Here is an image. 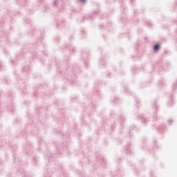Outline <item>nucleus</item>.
I'll return each instance as SVG.
<instances>
[{
	"instance_id": "obj_1",
	"label": "nucleus",
	"mask_w": 177,
	"mask_h": 177,
	"mask_svg": "<svg viewBox=\"0 0 177 177\" xmlns=\"http://www.w3.org/2000/svg\"><path fill=\"white\" fill-rule=\"evenodd\" d=\"M138 119L141 121L142 124H147L149 121L148 120H146L142 115H139L138 116Z\"/></svg>"
},
{
	"instance_id": "obj_2",
	"label": "nucleus",
	"mask_w": 177,
	"mask_h": 177,
	"mask_svg": "<svg viewBox=\"0 0 177 177\" xmlns=\"http://www.w3.org/2000/svg\"><path fill=\"white\" fill-rule=\"evenodd\" d=\"M66 23L64 22V21H61L60 22H59L57 24V27L58 28H64V26H65Z\"/></svg>"
},
{
	"instance_id": "obj_3",
	"label": "nucleus",
	"mask_w": 177,
	"mask_h": 177,
	"mask_svg": "<svg viewBox=\"0 0 177 177\" xmlns=\"http://www.w3.org/2000/svg\"><path fill=\"white\" fill-rule=\"evenodd\" d=\"M157 130L158 131V132H160V133H162V132H164V131H165V126L161 125L160 127H158L157 128Z\"/></svg>"
},
{
	"instance_id": "obj_4",
	"label": "nucleus",
	"mask_w": 177,
	"mask_h": 177,
	"mask_svg": "<svg viewBox=\"0 0 177 177\" xmlns=\"http://www.w3.org/2000/svg\"><path fill=\"white\" fill-rule=\"evenodd\" d=\"M154 52H158L160 50V44L157 43L153 46V48Z\"/></svg>"
},
{
	"instance_id": "obj_5",
	"label": "nucleus",
	"mask_w": 177,
	"mask_h": 177,
	"mask_svg": "<svg viewBox=\"0 0 177 177\" xmlns=\"http://www.w3.org/2000/svg\"><path fill=\"white\" fill-rule=\"evenodd\" d=\"M172 89H173L174 92H175V91H176V89H177V80L173 84Z\"/></svg>"
},
{
	"instance_id": "obj_6",
	"label": "nucleus",
	"mask_w": 177,
	"mask_h": 177,
	"mask_svg": "<svg viewBox=\"0 0 177 177\" xmlns=\"http://www.w3.org/2000/svg\"><path fill=\"white\" fill-rule=\"evenodd\" d=\"M153 106L155 108V111H157L158 110V104H157V102H153Z\"/></svg>"
},
{
	"instance_id": "obj_7",
	"label": "nucleus",
	"mask_w": 177,
	"mask_h": 177,
	"mask_svg": "<svg viewBox=\"0 0 177 177\" xmlns=\"http://www.w3.org/2000/svg\"><path fill=\"white\" fill-rule=\"evenodd\" d=\"M81 34H82V35H83V38H85L86 37V32H85V30H82Z\"/></svg>"
},
{
	"instance_id": "obj_8",
	"label": "nucleus",
	"mask_w": 177,
	"mask_h": 177,
	"mask_svg": "<svg viewBox=\"0 0 177 177\" xmlns=\"http://www.w3.org/2000/svg\"><path fill=\"white\" fill-rule=\"evenodd\" d=\"M172 104H174V100L172 98H171V100H169L168 105L169 106H172Z\"/></svg>"
},
{
	"instance_id": "obj_9",
	"label": "nucleus",
	"mask_w": 177,
	"mask_h": 177,
	"mask_svg": "<svg viewBox=\"0 0 177 177\" xmlns=\"http://www.w3.org/2000/svg\"><path fill=\"white\" fill-rule=\"evenodd\" d=\"M120 119L121 120L120 124H124V118L122 117V116H120Z\"/></svg>"
},
{
	"instance_id": "obj_10",
	"label": "nucleus",
	"mask_w": 177,
	"mask_h": 177,
	"mask_svg": "<svg viewBox=\"0 0 177 177\" xmlns=\"http://www.w3.org/2000/svg\"><path fill=\"white\" fill-rule=\"evenodd\" d=\"M28 70H30V66H24V71H28Z\"/></svg>"
},
{
	"instance_id": "obj_11",
	"label": "nucleus",
	"mask_w": 177,
	"mask_h": 177,
	"mask_svg": "<svg viewBox=\"0 0 177 177\" xmlns=\"http://www.w3.org/2000/svg\"><path fill=\"white\" fill-rule=\"evenodd\" d=\"M53 5L54 6H57V0H53Z\"/></svg>"
},
{
	"instance_id": "obj_12",
	"label": "nucleus",
	"mask_w": 177,
	"mask_h": 177,
	"mask_svg": "<svg viewBox=\"0 0 177 177\" xmlns=\"http://www.w3.org/2000/svg\"><path fill=\"white\" fill-rule=\"evenodd\" d=\"M131 149H127L126 150V154H131Z\"/></svg>"
},
{
	"instance_id": "obj_13",
	"label": "nucleus",
	"mask_w": 177,
	"mask_h": 177,
	"mask_svg": "<svg viewBox=\"0 0 177 177\" xmlns=\"http://www.w3.org/2000/svg\"><path fill=\"white\" fill-rule=\"evenodd\" d=\"M25 21H26V23H27V24L31 23V20H30V19H26L25 20Z\"/></svg>"
},
{
	"instance_id": "obj_14",
	"label": "nucleus",
	"mask_w": 177,
	"mask_h": 177,
	"mask_svg": "<svg viewBox=\"0 0 177 177\" xmlns=\"http://www.w3.org/2000/svg\"><path fill=\"white\" fill-rule=\"evenodd\" d=\"M172 122H174V120L172 119L169 120V125H171V124H172Z\"/></svg>"
},
{
	"instance_id": "obj_15",
	"label": "nucleus",
	"mask_w": 177,
	"mask_h": 177,
	"mask_svg": "<svg viewBox=\"0 0 177 177\" xmlns=\"http://www.w3.org/2000/svg\"><path fill=\"white\" fill-rule=\"evenodd\" d=\"M147 26H148V27H151V26H153V24H151V23H148Z\"/></svg>"
},
{
	"instance_id": "obj_16",
	"label": "nucleus",
	"mask_w": 177,
	"mask_h": 177,
	"mask_svg": "<svg viewBox=\"0 0 177 177\" xmlns=\"http://www.w3.org/2000/svg\"><path fill=\"white\" fill-rule=\"evenodd\" d=\"M80 2H83V3H85L86 2V0H80Z\"/></svg>"
},
{
	"instance_id": "obj_17",
	"label": "nucleus",
	"mask_w": 177,
	"mask_h": 177,
	"mask_svg": "<svg viewBox=\"0 0 177 177\" xmlns=\"http://www.w3.org/2000/svg\"><path fill=\"white\" fill-rule=\"evenodd\" d=\"M99 10H97V11H94V15H96V13H99Z\"/></svg>"
},
{
	"instance_id": "obj_18",
	"label": "nucleus",
	"mask_w": 177,
	"mask_h": 177,
	"mask_svg": "<svg viewBox=\"0 0 177 177\" xmlns=\"http://www.w3.org/2000/svg\"><path fill=\"white\" fill-rule=\"evenodd\" d=\"M137 104H139V100H136Z\"/></svg>"
},
{
	"instance_id": "obj_19",
	"label": "nucleus",
	"mask_w": 177,
	"mask_h": 177,
	"mask_svg": "<svg viewBox=\"0 0 177 177\" xmlns=\"http://www.w3.org/2000/svg\"><path fill=\"white\" fill-rule=\"evenodd\" d=\"M111 129H114V127L111 126Z\"/></svg>"
},
{
	"instance_id": "obj_20",
	"label": "nucleus",
	"mask_w": 177,
	"mask_h": 177,
	"mask_svg": "<svg viewBox=\"0 0 177 177\" xmlns=\"http://www.w3.org/2000/svg\"><path fill=\"white\" fill-rule=\"evenodd\" d=\"M100 28H103V25L100 26Z\"/></svg>"
},
{
	"instance_id": "obj_21",
	"label": "nucleus",
	"mask_w": 177,
	"mask_h": 177,
	"mask_svg": "<svg viewBox=\"0 0 177 177\" xmlns=\"http://www.w3.org/2000/svg\"><path fill=\"white\" fill-rule=\"evenodd\" d=\"M130 131H132V127H130Z\"/></svg>"
},
{
	"instance_id": "obj_22",
	"label": "nucleus",
	"mask_w": 177,
	"mask_h": 177,
	"mask_svg": "<svg viewBox=\"0 0 177 177\" xmlns=\"http://www.w3.org/2000/svg\"><path fill=\"white\" fill-rule=\"evenodd\" d=\"M12 64H14L13 60H12Z\"/></svg>"
},
{
	"instance_id": "obj_23",
	"label": "nucleus",
	"mask_w": 177,
	"mask_h": 177,
	"mask_svg": "<svg viewBox=\"0 0 177 177\" xmlns=\"http://www.w3.org/2000/svg\"><path fill=\"white\" fill-rule=\"evenodd\" d=\"M124 91L127 92V88L124 89Z\"/></svg>"
},
{
	"instance_id": "obj_24",
	"label": "nucleus",
	"mask_w": 177,
	"mask_h": 177,
	"mask_svg": "<svg viewBox=\"0 0 177 177\" xmlns=\"http://www.w3.org/2000/svg\"><path fill=\"white\" fill-rule=\"evenodd\" d=\"M45 11H46V9H44V12H45Z\"/></svg>"
},
{
	"instance_id": "obj_25",
	"label": "nucleus",
	"mask_w": 177,
	"mask_h": 177,
	"mask_svg": "<svg viewBox=\"0 0 177 177\" xmlns=\"http://www.w3.org/2000/svg\"><path fill=\"white\" fill-rule=\"evenodd\" d=\"M155 121H157V119H155Z\"/></svg>"
},
{
	"instance_id": "obj_26",
	"label": "nucleus",
	"mask_w": 177,
	"mask_h": 177,
	"mask_svg": "<svg viewBox=\"0 0 177 177\" xmlns=\"http://www.w3.org/2000/svg\"><path fill=\"white\" fill-rule=\"evenodd\" d=\"M130 2H132V0H131Z\"/></svg>"
},
{
	"instance_id": "obj_27",
	"label": "nucleus",
	"mask_w": 177,
	"mask_h": 177,
	"mask_svg": "<svg viewBox=\"0 0 177 177\" xmlns=\"http://www.w3.org/2000/svg\"><path fill=\"white\" fill-rule=\"evenodd\" d=\"M90 19H93L92 17H90Z\"/></svg>"
},
{
	"instance_id": "obj_28",
	"label": "nucleus",
	"mask_w": 177,
	"mask_h": 177,
	"mask_svg": "<svg viewBox=\"0 0 177 177\" xmlns=\"http://www.w3.org/2000/svg\"><path fill=\"white\" fill-rule=\"evenodd\" d=\"M73 52H74V48H73Z\"/></svg>"
},
{
	"instance_id": "obj_29",
	"label": "nucleus",
	"mask_w": 177,
	"mask_h": 177,
	"mask_svg": "<svg viewBox=\"0 0 177 177\" xmlns=\"http://www.w3.org/2000/svg\"><path fill=\"white\" fill-rule=\"evenodd\" d=\"M134 128H136V127L134 126Z\"/></svg>"
}]
</instances>
